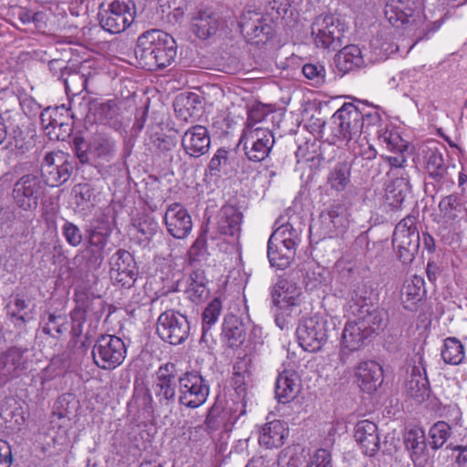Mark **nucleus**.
Instances as JSON below:
<instances>
[{
  "mask_svg": "<svg viewBox=\"0 0 467 467\" xmlns=\"http://www.w3.org/2000/svg\"><path fill=\"white\" fill-rule=\"evenodd\" d=\"M134 54L140 65L148 70L165 68L177 56L176 41L164 31L150 29L138 37Z\"/></svg>",
  "mask_w": 467,
  "mask_h": 467,
  "instance_id": "1",
  "label": "nucleus"
},
{
  "mask_svg": "<svg viewBox=\"0 0 467 467\" xmlns=\"http://www.w3.org/2000/svg\"><path fill=\"white\" fill-rule=\"evenodd\" d=\"M272 303L276 307L275 323L284 316L300 314L302 291L296 282L288 277H280L271 290Z\"/></svg>",
  "mask_w": 467,
  "mask_h": 467,
  "instance_id": "2",
  "label": "nucleus"
},
{
  "mask_svg": "<svg viewBox=\"0 0 467 467\" xmlns=\"http://www.w3.org/2000/svg\"><path fill=\"white\" fill-rule=\"evenodd\" d=\"M135 5L131 0H113L106 8L99 6L100 26L110 34L124 32L134 22Z\"/></svg>",
  "mask_w": 467,
  "mask_h": 467,
  "instance_id": "3",
  "label": "nucleus"
},
{
  "mask_svg": "<svg viewBox=\"0 0 467 467\" xmlns=\"http://www.w3.org/2000/svg\"><path fill=\"white\" fill-rule=\"evenodd\" d=\"M347 26L337 16L327 14L317 16L312 25V35L317 47L337 50L343 44Z\"/></svg>",
  "mask_w": 467,
  "mask_h": 467,
  "instance_id": "4",
  "label": "nucleus"
},
{
  "mask_svg": "<svg viewBox=\"0 0 467 467\" xmlns=\"http://www.w3.org/2000/svg\"><path fill=\"white\" fill-rule=\"evenodd\" d=\"M416 221L415 216L408 215L394 229L393 247L403 264L411 263L420 249V238Z\"/></svg>",
  "mask_w": 467,
  "mask_h": 467,
  "instance_id": "5",
  "label": "nucleus"
},
{
  "mask_svg": "<svg viewBox=\"0 0 467 467\" xmlns=\"http://www.w3.org/2000/svg\"><path fill=\"white\" fill-rule=\"evenodd\" d=\"M127 354L124 341L114 335H100L92 349L94 363L101 369L112 370L120 366Z\"/></svg>",
  "mask_w": 467,
  "mask_h": 467,
  "instance_id": "6",
  "label": "nucleus"
},
{
  "mask_svg": "<svg viewBox=\"0 0 467 467\" xmlns=\"http://www.w3.org/2000/svg\"><path fill=\"white\" fill-rule=\"evenodd\" d=\"M424 169L434 183L450 187L454 184L457 167L444 146L429 147L424 156Z\"/></svg>",
  "mask_w": 467,
  "mask_h": 467,
  "instance_id": "7",
  "label": "nucleus"
},
{
  "mask_svg": "<svg viewBox=\"0 0 467 467\" xmlns=\"http://www.w3.org/2000/svg\"><path fill=\"white\" fill-rule=\"evenodd\" d=\"M357 103H344L332 116V132L338 140L355 143L363 133V122Z\"/></svg>",
  "mask_w": 467,
  "mask_h": 467,
  "instance_id": "8",
  "label": "nucleus"
},
{
  "mask_svg": "<svg viewBox=\"0 0 467 467\" xmlns=\"http://www.w3.org/2000/svg\"><path fill=\"white\" fill-rule=\"evenodd\" d=\"M179 403L196 409L202 406L210 393L208 381L198 372H185L178 378Z\"/></svg>",
  "mask_w": 467,
  "mask_h": 467,
  "instance_id": "9",
  "label": "nucleus"
},
{
  "mask_svg": "<svg viewBox=\"0 0 467 467\" xmlns=\"http://www.w3.org/2000/svg\"><path fill=\"white\" fill-rule=\"evenodd\" d=\"M44 182L36 174L28 173L20 177L15 183L12 197L16 205L26 212L35 211L44 194Z\"/></svg>",
  "mask_w": 467,
  "mask_h": 467,
  "instance_id": "10",
  "label": "nucleus"
},
{
  "mask_svg": "<svg viewBox=\"0 0 467 467\" xmlns=\"http://www.w3.org/2000/svg\"><path fill=\"white\" fill-rule=\"evenodd\" d=\"M190 322L186 316L174 310H167L157 320L156 332L165 342L171 345L183 343L190 335Z\"/></svg>",
  "mask_w": 467,
  "mask_h": 467,
  "instance_id": "11",
  "label": "nucleus"
},
{
  "mask_svg": "<svg viewBox=\"0 0 467 467\" xmlns=\"http://www.w3.org/2000/svg\"><path fill=\"white\" fill-rule=\"evenodd\" d=\"M327 321L322 317L313 316L300 321L296 329V337L304 350L316 352L327 343Z\"/></svg>",
  "mask_w": 467,
  "mask_h": 467,
  "instance_id": "12",
  "label": "nucleus"
},
{
  "mask_svg": "<svg viewBox=\"0 0 467 467\" xmlns=\"http://www.w3.org/2000/svg\"><path fill=\"white\" fill-rule=\"evenodd\" d=\"M240 142L244 143V153L249 161L261 162L269 156L275 137L268 129H244Z\"/></svg>",
  "mask_w": 467,
  "mask_h": 467,
  "instance_id": "13",
  "label": "nucleus"
},
{
  "mask_svg": "<svg viewBox=\"0 0 467 467\" xmlns=\"http://www.w3.org/2000/svg\"><path fill=\"white\" fill-rule=\"evenodd\" d=\"M73 169L63 152H47L41 163L43 182L49 187H58L69 180Z\"/></svg>",
  "mask_w": 467,
  "mask_h": 467,
  "instance_id": "14",
  "label": "nucleus"
},
{
  "mask_svg": "<svg viewBox=\"0 0 467 467\" xmlns=\"http://www.w3.org/2000/svg\"><path fill=\"white\" fill-rule=\"evenodd\" d=\"M109 264L110 279L114 285L126 289L133 286L139 272L134 257L130 252L119 249L111 255Z\"/></svg>",
  "mask_w": 467,
  "mask_h": 467,
  "instance_id": "15",
  "label": "nucleus"
},
{
  "mask_svg": "<svg viewBox=\"0 0 467 467\" xmlns=\"http://www.w3.org/2000/svg\"><path fill=\"white\" fill-rule=\"evenodd\" d=\"M177 381V368L174 363L168 362L159 368L152 389L161 407L168 408L175 403Z\"/></svg>",
  "mask_w": 467,
  "mask_h": 467,
  "instance_id": "16",
  "label": "nucleus"
},
{
  "mask_svg": "<svg viewBox=\"0 0 467 467\" xmlns=\"http://www.w3.org/2000/svg\"><path fill=\"white\" fill-rule=\"evenodd\" d=\"M30 140L20 126L15 123L9 111L0 112V146L10 151L25 153L30 148Z\"/></svg>",
  "mask_w": 467,
  "mask_h": 467,
  "instance_id": "17",
  "label": "nucleus"
},
{
  "mask_svg": "<svg viewBox=\"0 0 467 467\" xmlns=\"http://www.w3.org/2000/svg\"><path fill=\"white\" fill-rule=\"evenodd\" d=\"M239 26L241 33L249 40L257 39V42H266L274 36L273 26L256 11L248 10L243 13Z\"/></svg>",
  "mask_w": 467,
  "mask_h": 467,
  "instance_id": "18",
  "label": "nucleus"
},
{
  "mask_svg": "<svg viewBox=\"0 0 467 467\" xmlns=\"http://www.w3.org/2000/svg\"><path fill=\"white\" fill-rule=\"evenodd\" d=\"M319 224L324 237L331 238L343 234L348 224L346 206L337 202L322 211L319 215Z\"/></svg>",
  "mask_w": 467,
  "mask_h": 467,
  "instance_id": "19",
  "label": "nucleus"
},
{
  "mask_svg": "<svg viewBox=\"0 0 467 467\" xmlns=\"http://www.w3.org/2000/svg\"><path fill=\"white\" fill-rule=\"evenodd\" d=\"M110 233L109 227L102 228L98 226L88 230L85 257L89 266L97 268L101 265Z\"/></svg>",
  "mask_w": 467,
  "mask_h": 467,
  "instance_id": "20",
  "label": "nucleus"
},
{
  "mask_svg": "<svg viewBox=\"0 0 467 467\" xmlns=\"http://www.w3.org/2000/svg\"><path fill=\"white\" fill-rule=\"evenodd\" d=\"M164 223L168 233L176 239L187 237L192 229L191 215L179 202H173L167 207Z\"/></svg>",
  "mask_w": 467,
  "mask_h": 467,
  "instance_id": "21",
  "label": "nucleus"
},
{
  "mask_svg": "<svg viewBox=\"0 0 467 467\" xmlns=\"http://www.w3.org/2000/svg\"><path fill=\"white\" fill-rule=\"evenodd\" d=\"M211 137L208 130L202 125L189 128L182 137V147L192 158H199L209 151Z\"/></svg>",
  "mask_w": 467,
  "mask_h": 467,
  "instance_id": "22",
  "label": "nucleus"
},
{
  "mask_svg": "<svg viewBox=\"0 0 467 467\" xmlns=\"http://www.w3.org/2000/svg\"><path fill=\"white\" fill-rule=\"evenodd\" d=\"M353 314L369 337L383 331L388 323V313L370 304L361 305L357 312L353 310Z\"/></svg>",
  "mask_w": 467,
  "mask_h": 467,
  "instance_id": "23",
  "label": "nucleus"
},
{
  "mask_svg": "<svg viewBox=\"0 0 467 467\" xmlns=\"http://www.w3.org/2000/svg\"><path fill=\"white\" fill-rule=\"evenodd\" d=\"M368 337L357 320L347 322L341 336L340 363L347 364L350 353L358 350Z\"/></svg>",
  "mask_w": 467,
  "mask_h": 467,
  "instance_id": "24",
  "label": "nucleus"
},
{
  "mask_svg": "<svg viewBox=\"0 0 467 467\" xmlns=\"http://www.w3.org/2000/svg\"><path fill=\"white\" fill-rule=\"evenodd\" d=\"M354 438L362 452L373 457L380 451V441L378 426L368 420L358 421L354 430Z\"/></svg>",
  "mask_w": 467,
  "mask_h": 467,
  "instance_id": "25",
  "label": "nucleus"
},
{
  "mask_svg": "<svg viewBox=\"0 0 467 467\" xmlns=\"http://www.w3.org/2000/svg\"><path fill=\"white\" fill-rule=\"evenodd\" d=\"M417 5L413 0H389L384 14L395 27L415 23Z\"/></svg>",
  "mask_w": 467,
  "mask_h": 467,
  "instance_id": "26",
  "label": "nucleus"
},
{
  "mask_svg": "<svg viewBox=\"0 0 467 467\" xmlns=\"http://www.w3.org/2000/svg\"><path fill=\"white\" fill-rule=\"evenodd\" d=\"M25 351L12 347L0 354V380L6 382L26 369Z\"/></svg>",
  "mask_w": 467,
  "mask_h": 467,
  "instance_id": "27",
  "label": "nucleus"
},
{
  "mask_svg": "<svg viewBox=\"0 0 467 467\" xmlns=\"http://www.w3.org/2000/svg\"><path fill=\"white\" fill-rule=\"evenodd\" d=\"M355 376L360 389L368 393L377 390L383 382L382 368L372 360L360 362L356 368Z\"/></svg>",
  "mask_w": 467,
  "mask_h": 467,
  "instance_id": "28",
  "label": "nucleus"
},
{
  "mask_svg": "<svg viewBox=\"0 0 467 467\" xmlns=\"http://www.w3.org/2000/svg\"><path fill=\"white\" fill-rule=\"evenodd\" d=\"M300 391L299 377L294 370L280 372L275 380V398L281 403H288L296 398Z\"/></svg>",
  "mask_w": 467,
  "mask_h": 467,
  "instance_id": "29",
  "label": "nucleus"
},
{
  "mask_svg": "<svg viewBox=\"0 0 467 467\" xmlns=\"http://www.w3.org/2000/svg\"><path fill=\"white\" fill-rule=\"evenodd\" d=\"M424 284V279L418 275H414L404 282L400 291V298L405 309L414 312L419 308L426 293Z\"/></svg>",
  "mask_w": 467,
  "mask_h": 467,
  "instance_id": "30",
  "label": "nucleus"
},
{
  "mask_svg": "<svg viewBox=\"0 0 467 467\" xmlns=\"http://www.w3.org/2000/svg\"><path fill=\"white\" fill-rule=\"evenodd\" d=\"M220 26L219 16L211 9H200L192 18V28L200 39L213 36Z\"/></svg>",
  "mask_w": 467,
  "mask_h": 467,
  "instance_id": "31",
  "label": "nucleus"
},
{
  "mask_svg": "<svg viewBox=\"0 0 467 467\" xmlns=\"http://www.w3.org/2000/svg\"><path fill=\"white\" fill-rule=\"evenodd\" d=\"M289 433L287 424L281 420H273L265 424L259 434V443L267 449L279 448Z\"/></svg>",
  "mask_w": 467,
  "mask_h": 467,
  "instance_id": "32",
  "label": "nucleus"
},
{
  "mask_svg": "<svg viewBox=\"0 0 467 467\" xmlns=\"http://www.w3.org/2000/svg\"><path fill=\"white\" fill-rule=\"evenodd\" d=\"M243 213L233 205H224L219 212L217 231L220 234L234 236L241 231Z\"/></svg>",
  "mask_w": 467,
  "mask_h": 467,
  "instance_id": "33",
  "label": "nucleus"
},
{
  "mask_svg": "<svg viewBox=\"0 0 467 467\" xmlns=\"http://www.w3.org/2000/svg\"><path fill=\"white\" fill-rule=\"evenodd\" d=\"M439 215L444 223H450L467 214L464 202L457 194L443 197L438 205Z\"/></svg>",
  "mask_w": 467,
  "mask_h": 467,
  "instance_id": "34",
  "label": "nucleus"
},
{
  "mask_svg": "<svg viewBox=\"0 0 467 467\" xmlns=\"http://www.w3.org/2000/svg\"><path fill=\"white\" fill-rule=\"evenodd\" d=\"M74 312H79L80 317L86 320L93 318L99 320L104 313V303L100 297L89 296L86 293L76 295V306Z\"/></svg>",
  "mask_w": 467,
  "mask_h": 467,
  "instance_id": "35",
  "label": "nucleus"
},
{
  "mask_svg": "<svg viewBox=\"0 0 467 467\" xmlns=\"http://www.w3.org/2000/svg\"><path fill=\"white\" fill-rule=\"evenodd\" d=\"M337 68L346 74L364 65L360 48L356 45L344 47L335 57Z\"/></svg>",
  "mask_w": 467,
  "mask_h": 467,
  "instance_id": "36",
  "label": "nucleus"
},
{
  "mask_svg": "<svg viewBox=\"0 0 467 467\" xmlns=\"http://www.w3.org/2000/svg\"><path fill=\"white\" fill-rule=\"evenodd\" d=\"M296 250L275 241L268 240L267 257L272 267L284 270L293 262Z\"/></svg>",
  "mask_w": 467,
  "mask_h": 467,
  "instance_id": "37",
  "label": "nucleus"
},
{
  "mask_svg": "<svg viewBox=\"0 0 467 467\" xmlns=\"http://www.w3.org/2000/svg\"><path fill=\"white\" fill-rule=\"evenodd\" d=\"M407 393L419 402L423 401L430 395L429 381L423 369L414 366L406 383Z\"/></svg>",
  "mask_w": 467,
  "mask_h": 467,
  "instance_id": "38",
  "label": "nucleus"
},
{
  "mask_svg": "<svg viewBox=\"0 0 467 467\" xmlns=\"http://www.w3.org/2000/svg\"><path fill=\"white\" fill-rule=\"evenodd\" d=\"M410 192V181L401 172L400 177L394 179L386 189L385 198L388 205L395 210L401 208Z\"/></svg>",
  "mask_w": 467,
  "mask_h": 467,
  "instance_id": "39",
  "label": "nucleus"
},
{
  "mask_svg": "<svg viewBox=\"0 0 467 467\" xmlns=\"http://www.w3.org/2000/svg\"><path fill=\"white\" fill-rule=\"evenodd\" d=\"M207 279L202 269L193 270L188 279L186 293L188 297L195 304H199L209 296V289L206 286Z\"/></svg>",
  "mask_w": 467,
  "mask_h": 467,
  "instance_id": "40",
  "label": "nucleus"
},
{
  "mask_svg": "<svg viewBox=\"0 0 467 467\" xmlns=\"http://www.w3.org/2000/svg\"><path fill=\"white\" fill-rule=\"evenodd\" d=\"M404 444L410 451V458L416 463L421 456L425 455L427 443L425 432L422 429H411L404 435Z\"/></svg>",
  "mask_w": 467,
  "mask_h": 467,
  "instance_id": "41",
  "label": "nucleus"
},
{
  "mask_svg": "<svg viewBox=\"0 0 467 467\" xmlns=\"http://www.w3.org/2000/svg\"><path fill=\"white\" fill-rule=\"evenodd\" d=\"M223 336L231 348L237 347L244 340L245 333L242 321L235 315H227L223 324Z\"/></svg>",
  "mask_w": 467,
  "mask_h": 467,
  "instance_id": "42",
  "label": "nucleus"
},
{
  "mask_svg": "<svg viewBox=\"0 0 467 467\" xmlns=\"http://www.w3.org/2000/svg\"><path fill=\"white\" fill-rule=\"evenodd\" d=\"M302 229L295 227L291 222L279 226L270 236L269 239L291 247L296 251V246L301 240Z\"/></svg>",
  "mask_w": 467,
  "mask_h": 467,
  "instance_id": "43",
  "label": "nucleus"
},
{
  "mask_svg": "<svg viewBox=\"0 0 467 467\" xmlns=\"http://www.w3.org/2000/svg\"><path fill=\"white\" fill-rule=\"evenodd\" d=\"M250 365V359L242 358L234 366L233 385L240 397L244 395L247 386L252 382Z\"/></svg>",
  "mask_w": 467,
  "mask_h": 467,
  "instance_id": "44",
  "label": "nucleus"
},
{
  "mask_svg": "<svg viewBox=\"0 0 467 467\" xmlns=\"http://www.w3.org/2000/svg\"><path fill=\"white\" fill-rule=\"evenodd\" d=\"M350 172L351 166L348 162L337 163L327 175V185L337 192L344 191L350 182Z\"/></svg>",
  "mask_w": 467,
  "mask_h": 467,
  "instance_id": "45",
  "label": "nucleus"
},
{
  "mask_svg": "<svg viewBox=\"0 0 467 467\" xmlns=\"http://www.w3.org/2000/svg\"><path fill=\"white\" fill-rule=\"evenodd\" d=\"M74 203L78 211L89 210L97 203L95 188L90 183H78L72 189Z\"/></svg>",
  "mask_w": 467,
  "mask_h": 467,
  "instance_id": "46",
  "label": "nucleus"
},
{
  "mask_svg": "<svg viewBox=\"0 0 467 467\" xmlns=\"http://www.w3.org/2000/svg\"><path fill=\"white\" fill-rule=\"evenodd\" d=\"M201 97L195 93L182 94L176 98L174 109L179 117L187 121L189 118L193 117L199 111L197 108L201 107Z\"/></svg>",
  "mask_w": 467,
  "mask_h": 467,
  "instance_id": "47",
  "label": "nucleus"
},
{
  "mask_svg": "<svg viewBox=\"0 0 467 467\" xmlns=\"http://www.w3.org/2000/svg\"><path fill=\"white\" fill-rule=\"evenodd\" d=\"M115 143L111 140L98 136L89 143V153L91 161L102 160L109 161L114 154Z\"/></svg>",
  "mask_w": 467,
  "mask_h": 467,
  "instance_id": "48",
  "label": "nucleus"
},
{
  "mask_svg": "<svg viewBox=\"0 0 467 467\" xmlns=\"http://www.w3.org/2000/svg\"><path fill=\"white\" fill-rule=\"evenodd\" d=\"M464 357V347L459 339L447 337L444 340L441 358L445 363L459 365L463 361Z\"/></svg>",
  "mask_w": 467,
  "mask_h": 467,
  "instance_id": "49",
  "label": "nucleus"
},
{
  "mask_svg": "<svg viewBox=\"0 0 467 467\" xmlns=\"http://www.w3.org/2000/svg\"><path fill=\"white\" fill-rule=\"evenodd\" d=\"M452 434L451 426L444 420L435 422L429 430L430 446L439 450L448 441Z\"/></svg>",
  "mask_w": 467,
  "mask_h": 467,
  "instance_id": "50",
  "label": "nucleus"
},
{
  "mask_svg": "<svg viewBox=\"0 0 467 467\" xmlns=\"http://www.w3.org/2000/svg\"><path fill=\"white\" fill-rule=\"evenodd\" d=\"M6 308L7 314L16 319L15 323L16 326L24 325L30 318L27 312L28 303L20 295L11 296Z\"/></svg>",
  "mask_w": 467,
  "mask_h": 467,
  "instance_id": "51",
  "label": "nucleus"
},
{
  "mask_svg": "<svg viewBox=\"0 0 467 467\" xmlns=\"http://www.w3.org/2000/svg\"><path fill=\"white\" fill-rule=\"evenodd\" d=\"M62 82L68 97L81 94L87 88L88 85L86 76L79 71L72 69L69 70Z\"/></svg>",
  "mask_w": 467,
  "mask_h": 467,
  "instance_id": "52",
  "label": "nucleus"
},
{
  "mask_svg": "<svg viewBox=\"0 0 467 467\" xmlns=\"http://www.w3.org/2000/svg\"><path fill=\"white\" fill-rule=\"evenodd\" d=\"M357 105L358 113L361 116L360 121L363 122V132H368L370 128L379 126L381 117L376 107L362 101H358Z\"/></svg>",
  "mask_w": 467,
  "mask_h": 467,
  "instance_id": "53",
  "label": "nucleus"
},
{
  "mask_svg": "<svg viewBox=\"0 0 467 467\" xmlns=\"http://www.w3.org/2000/svg\"><path fill=\"white\" fill-rule=\"evenodd\" d=\"M222 311V302L219 298L213 299L205 307L202 313V339L205 340L208 330L214 325Z\"/></svg>",
  "mask_w": 467,
  "mask_h": 467,
  "instance_id": "54",
  "label": "nucleus"
},
{
  "mask_svg": "<svg viewBox=\"0 0 467 467\" xmlns=\"http://www.w3.org/2000/svg\"><path fill=\"white\" fill-rule=\"evenodd\" d=\"M302 73L315 87H321L326 82V68L319 62L307 63L303 66Z\"/></svg>",
  "mask_w": 467,
  "mask_h": 467,
  "instance_id": "55",
  "label": "nucleus"
},
{
  "mask_svg": "<svg viewBox=\"0 0 467 467\" xmlns=\"http://www.w3.org/2000/svg\"><path fill=\"white\" fill-rule=\"evenodd\" d=\"M226 416L223 410L219 406L213 405L207 412L204 420L205 431L213 432L219 430L222 426L225 425Z\"/></svg>",
  "mask_w": 467,
  "mask_h": 467,
  "instance_id": "56",
  "label": "nucleus"
},
{
  "mask_svg": "<svg viewBox=\"0 0 467 467\" xmlns=\"http://www.w3.org/2000/svg\"><path fill=\"white\" fill-rule=\"evenodd\" d=\"M446 449L456 453L453 455L455 467H467V438H462L459 441H451Z\"/></svg>",
  "mask_w": 467,
  "mask_h": 467,
  "instance_id": "57",
  "label": "nucleus"
},
{
  "mask_svg": "<svg viewBox=\"0 0 467 467\" xmlns=\"http://www.w3.org/2000/svg\"><path fill=\"white\" fill-rule=\"evenodd\" d=\"M411 76L409 72H399L389 78L387 85L389 88L400 89L404 95L408 96L412 90Z\"/></svg>",
  "mask_w": 467,
  "mask_h": 467,
  "instance_id": "58",
  "label": "nucleus"
},
{
  "mask_svg": "<svg viewBox=\"0 0 467 467\" xmlns=\"http://www.w3.org/2000/svg\"><path fill=\"white\" fill-rule=\"evenodd\" d=\"M61 232L67 243L73 247L78 246L83 241V234L80 228L69 221L64 223Z\"/></svg>",
  "mask_w": 467,
  "mask_h": 467,
  "instance_id": "59",
  "label": "nucleus"
},
{
  "mask_svg": "<svg viewBox=\"0 0 467 467\" xmlns=\"http://www.w3.org/2000/svg\"><path fill=\"white\" fill-rule=\"evenodd\" d=\"M66 324V317L59 315L57 316L52 313L47 314V322L46 326L43 328V331L46 334L51 335L55 337V333L61 335L66 330L67 327H65Z\"/></svg>",
  "mask_w": 467,
  "mask_h": 467,
  "instance_id": "60",
  "label": "nucleus"
},
{
  "mask_svg": "<svg viewBox=\"0 0 467 467\" xmlns=\"http://www.w3.org/2000/svg\"><path fill=\"white\" fill-rule=\"evenodd\" d=\"M72 149L82 164L91 162L89 144L81 136H75L72 140Z\"/></svg>",
  "mask_w": 467,
  "mask_h": 467,
  "instance_id": "61",
  "label": "nucleus"
},
{
  "mask_svg": "<svg viewBox=\"0 0 467 467\" xmlns=\"http://www.w3.org/2000/svg\"><path fill=\"white\" fill-rule=\"evenodd\" d=\"M228 150L223 148L217 150L213 157L211 159L208 169L212 175L219 176L223 166L227 164Z\"/></svg>",
  "mask_w": 467,
  "mask_h": 467,
  "instance_id": "62",
  "label": "nucleus"
},
{
  "mask_svg": "<svg viewBox=\"0 0 467 467\" xmlns=\"http://www.w3.org/2000/svg\"><path fill=\"white\" fill-rule=\"evenodd\" d=\"M268 111L265 106L257 105L253 107L249 112L244 129H256V124L262 122L267 116Z\"/></svg>",
  "mask_w": 467,
  "mask_h": 467,
  "instance_id": "63",
  "label": "nucleus"
},
{
  "mask_svg": "<svg viewBox=\"0 0 467 467\" xmlns=\"http://www.w3.org/2000/svg\"><path fill=\"white\" fill-rule=\"evenodd\" d=\"M307 467H333L330 452L326 449H318L310 458Z\"/></svg>",
  "mask_w": 467,
  "mask_h": 467,
  "instance_id": "64",
  "label": "nucleus"
}]
</instances>
